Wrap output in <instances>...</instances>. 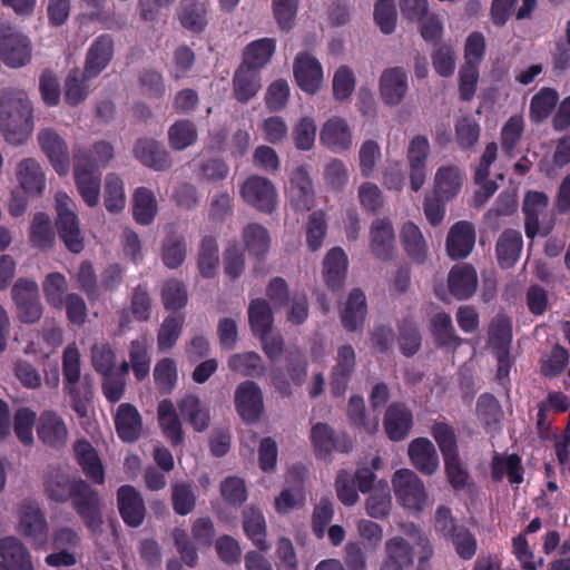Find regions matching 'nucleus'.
<instances>
[{
    "mask_svg": "<svg viewBox=\"0 0 570 570\" xmlns=\"http://www.w3.org/2000/svg\"><path fill=\"white\" fill-rule=\"evenodd\" d=\"M33 104L28 94L18 88L0 90V131L11 145H23L35 129Z\"/></svg>",
    "mask_w": 570,
    "mask_h": 570,
    "instance_id": "f257e3e1",
    "label": "nucleus"
},
{
    "mask_svg": "<svg viewBox=\"0 0 570 570\" xmlns=\"http://www.w3.org/2000/svg\"><path fill=\"white\" fill-rule=\"evenodd\" d=\"M80 353L75 344L68 345L63 351L62 372L67 384V391L72 397L73 409L85 414V403L92 397V389L89 382H80Z\"/></svg>",
    "mask_w": 570,
    "mask_h": 570,
    "instance_id": "f03ea898",
    "label": "nucleus"
},
{
    "mask_svg": "<svg viewBox=\"0 0 570 570\" xmlns=\"http://www.w3.org/2000/svg\"><path fill=\"white\" fill-rule=\"evenodd\" d=\"M55 199L59 236L70 252L78 254L83 249V236L73 210L75 203L63 191H58Z\"/></svg>",
    "mask_w": 570,
    "mask_h": 570,
    "instance_id": "7ed1b4c3",
    "label": "nucleus"
},
{
    "mask_svg": "<svg viewBox=\"0 0 570 570\" xmlns=\"http://www.w3.org/2000/svg\"><path fill=\"white\" fill-rule=\"evenodd\" d=\"M397 502L405 509L421 512L428 501V491L419 475L410 469H400L392 476Z\"/></svg>",
    "mask_w": 570,
    "mask_h": 570,
    "instance_id": "20e7f679",
    "label": "nucleus"
},
{
    "mask_svg": "<svg viewBox=\"0 0 570 570\" xmlns=\"http://www.w3.org/2000/svg\"><path fill=\"white\" fill-rule=\"evenodd\" d=\"M75 512L85 527L94 534H100L104 530L102 499L99 492L87 481L80 484V489L71 499Z\"/></svg>",
    "mask_w": 570,
    "mask_h": 570,
    "instance_id": "39448f33",
    "label": "nucleus"
},
{
    "mask_svg": "<svg viewBox=\"0 0 570 570\" xmlns=\"http://www.w3.org/2000/svg\"><path fill=\"white\" fill-rule=\"evenodd\" d=\"M11 297L17 308V317L26 324L37 323L42 314L39 286L36 281L20 277L11 288Z\"/></svg>",
    "mask_w": 570,
    "mask_h": 570,
    "instance_id": "423d86ee",
    "label": "nucleus"
},
{
    "mask_svg": "<svg viewBox=\"0 0 570 570\" xmlns=\"http://www.w3.org/2000/svg\"><path fill=\"white\" fill-rule=\"evenodd\" d=\"M32 58V42L22 32L0 27V61L9 68L27 66Z\"/></svg>",
    "mask_w": 570,
    "mask_h": 570,
    "instance_id": "0eeeda50",
    "label": "nucleus"
},
{
    "mask_svg": "<svg viewBox=\"0 0 570 570\" xmlns=\"http://www.w3.org/2000/svg\"><path fill=\"white\" fill-rule=\"evenodd\" d=\"M242 199L258 212L272 214L277 207V190L272 180L259 175L247 177L240 185Z\"/></svg>",
    "mask_w": 570,
    "mask_h": 570,
    "instance_id": "6e6552de",
    "label": "nucleus"
},
{
    "mask_svg": "<svg viewBox=\"0 0 570 570\" xmlns=\"http://www.w3.org/2000/svg\"><path fill=\"white\" fill-rule=\"evenodd\" d=\"M37 141L53 169L61 176L70 169V154L65 138L52 127L39 129Z\"/></svg>",
    "mask_w": 570,
    "mask_h": 570,
    "instance_id": "1a4fd4ad",
    "label": "nucleus"
},
{
    "mask_svg": "<svg viewBox=\"0 0 570 570\" xmlns=\"http://www.w3.org/2000/svg\"><path fill=\"white\" fill-rule=\"evenodd\" d=\"M235 407L246 423H256L264 414V396L254 381H244L235 389Z\"/></svg>",
    "mask_w": 570,
    "mask_h": 570,
    "instance_id": "9d476101",
    "label": "nucleus"
},
{
    "mask_svg": "<svg viewBox=\"0 0 570 570\" xmlns=\"http://www.w3.org/2000/svg\"><path fill=\"white\" fill-rule=\"evenodd\" d=\"M512 340L511 322L508 317L498 315L493 318L489 330V343L498 360L497 376L503 380L509 374V346Z\"/></svg>",
    "mask_w": 570,
    "mask_h": 570,
    "instance_id": "9b49d317",
    "label": "nucleus"
},
{
    "mask_svg": "<svg viewBox=\"0 0 570 570\" xmlns=\"http://www.w3.org/2000/svg\"><path fill=\"white\" fill-rule=\"evenodd\" d=\"M431 154V145L426 136L415 135L409 141L406 149V161L411 188L420 190L426 180L428 159Z\"/></svg>",
    "mask_w": 570,
    "mask_h": 570,
    "instance_id": "f8f14e48",
    "label": "nucleus"
},
{
    "mask_svg": "<svg viewBox=\"0 0 570 570\" xmlns=\"http://www.w3.org/2000/svg\"><path fill=\"white\" fill-rule=\"evenodd\" d=\"M85 481L80 478H71L60 468H52L43 475V493L52 502L66 503L71 501Z\"/></svg>",
    "mask_w": 570,
    "mask_h": 570,
    "instance_id": "ddd939ff",
    "label": "nucleus"
},
{
    "mask_svg": "<svg viewBox=\"0 0 570 570\" xmlns=\"http://www.w3.org/2000/svg\"><path fill=\"white\" fill-rule=\"evenodd\" d=\"M39 440L53 450L63 449L69 441V429L65 419L52 410L43 411L37 422Z\"/></svg>",
    "mask_w": 570,
    "mask_h": 570,
    "instance_id": "4468645a",
    "label": "nucleus"
},
{
    "mask_svg": "<svg viewBox=\"0 0 570 570\" xmlns=\"http://www.w3.org/2000/svg\"><path fill=\"white\" fill-rule=\"evenodd\" d=\"M476 240V229L469 220L454 223L445 238L446 255L453 261H461L470 256Z\"/></svg>",
    "mask_w": 570,
    "mask_h": 570,
    "instance_id": "2eb2a0df",
    "label": "nucleus"
},
{
    "mask_svg": "<svg viewBox=\"0 0 570 570\" xmlns=\"http://www.w3.org/2000/svg\"><path fill=\"white\" fill-rule=\"evenodd\" d=\"M18 531L21 535L39 543L46 540L48 523L37 502L23 500L18 507Z\"/></svg>",
    "mask_w": 570,
    "mask_h": 570,
    "instance_id": "dca6fc26",
    "label": "nucleus"
},
{
    "mask_svg": "<svg viewBox=\"0 0 570 570\" xmlns=\"http://www.w3.org/2000/svg\"><path fill=\"white\" fill-rule=\"evenodd\" d=\"M409 91V77L403 67L384 69L379 79V92L382 101L390 106H399Z\"/></svg>",
    "mask_w": 570,
    "mask_h": 570,
    "instance_id": "f3484780",
    "label": "nucleus"
},
{
    "mask_svg": "<svg viewBox=\"0 0 570 570\" xmlns=\"http://www.w3.org/2000/svg\"><path fill=\"white\" fill-rule=\"evenodd\" d=\"M115 156L114 145L104 139L95 141L90 148L76 144L72 149L73 166L85 165V169L94 171L108 166Z\"/></svg>",
    "mask_w": 570,
    "mask_h": 570,
    "instance_id": "a211bd4d",
    "label": "nucleus"
},
{
    "mask_svg": "<svg viewBox=\"0 0 570 570\" xmlns=\"http://www.w3.org/2000/svg\"><path fill=\"white\" fill-rule=\"evenodd\" d=\"M320 142L333 153L347 151L353 146V131L345 118L333 116L321 127Z\"/></svg>",
    "mask_w": 570,
    "mask_h": 570,
    "instance_id": "6ab92c4d",
    "label": "nucleus"
},
{
    "mask_svg": "<svg viewBox=\"0 0 570 570\" xmlns=\"http://www.w3.org/2000/svg\"><path fill=\"white\" fill-rule=\"evenodd\" d=\"M153 312V298L146 285H137L130 295L129 309L122 308L119 312L118 330L125 333L130 328L132 318L138 322H148Z\"/></svg>",
    "mask_w": 570,
    "mask_h": 570,
    "instance_id": "aec40b11",
    "label": "nucleus"
},
{
    "mask_svg": "<svg viewBox=\"0 0 570 570\" xmlns=\"http://www.w3.org/2000/svg\"><path fill=\"white\" fill-rule=\"evenodd\" d=\"M117 507L124 522L138 528L146 517V507L140 492L132 485L125 484L117 490Z\"/></svg>",
    "mask_w": 570,
    "mask_h": 570,
    "instance_id": "412c9836",
    "label": "nucleus"
},
{
    "mask_svg": "<svg viewBox=\"0 0 570 570\" xmlns=\"http://www.w3.org/2000/svg\"><path fill=\"white\" fill-rule=\"evenodd\" d=\"M549 198L544 193L528 191L524 196L522 210L524 214V228L529 238L548 234V229L541 227V218L546 215Z\"/></svg>",
    "mask_w": 570,
    "mask_h": 570,
    "instance_id": "4be33fe9",
    "label": "nucleus"
},
{
    "mask_svg": "<svg viewBox=\"0 0 570 570\" xmlns=\"http://www.w3.org/2000/svg\"><path fill=\"white\" fill-rule=\"evenodd\" d=\"M291 203L297 212H308L315 205V191L306 167L295 168L289 178Z\"/></svg>",
    "mask_w": 570,
    "mask_h": 570,
    "instance_id": "5701e85b",
    "label": "nucleus"
},
{
    "mask_svg": "<svg viewBox=\"0 0 570 570\" xmlns=\"http://www.w3.org/2000/svg\"><path fill=\"white\" fill-rule=\"evenodd\" d=\"M297 85L308 94H315L323 85V70L318 60L307 52L297 55L293 66Z\"/></svg>",
    "mask_w": 570,
    "mask_h": 570,
    "instance_id": "b1692460",
    "label": "nucleus"
},
{
    "mask_svg": "<svg viewBox=\"0 0 570 570\" xmlns=\"http://www.w3.org/2000/svg\"><path fill=\"white\" fill-rule=\"evenodd\" d=\"M383 426L390 440H404L413 426L412 411L403 403L390 404L384 414Z\"/></svg>",
    "mask_w": 570,
    "mask_h": 570,
    "instance_id": "393cba45",
    "label": "nucleus"
},
{
    "mask_svg": "<svg viewBox=\"0 0 570 570\" xmlns=\"http://www.w3.org/2000/svg\"><path fill=\"white\" fill-rule=\"evenodd\" d=\"M370 247L377 258L382 261L392 259L395 253V234L390 219L377 218L372 223Z\"/></svg>",
    "mask_w": 570,
    "mask_h": 570,
    "instance_id": "a878e982",
    "label": "nucleus"
},
{
    "mask_svg": "<svg viewBox=\"0 0 570 570\" xmlns=\"http://www.w3.org/2000/svg\"><path fill=\"white\" fill-rule=\"evenodd\" d=\"M72 450L75 459L86 476L96 484H102L105 482V469L92 444L86 439H79L73 443Z\"/></svg>",
    "mask_w": 570,
    "mask_h": 570,
    "instance_id": "bb28decb",
    "label": "nucleus"
},
{
    "mask_svg": "<svg viewBox=\"0 0 570 570\" xmlns=\"http://www.w3.org/2000/svg\"><path fill=\"white\" fill-rule=\"evenodd\" d=\"M412 465L425 475L434 474L439 469V455L434 444L426 438L412 440L407 448Z\"/></svg>",
    "mask_w": 570,
    "mask_h": 570,
    "instance_id": "cd10ccee",
    "label": "nucleus"
},
{
    "mask_svg": "<svg viewBox=\"0 0 570 570\" xmlns=\"http://www.w3.org/2000/svg\"><path fill=\"white\" fill-rule=\"evenodd\" d=\"M16 177L26 194L41 196L46 187V175L40 163L32 158H23L17 164Z\"/></svg>",
    "mask_w": 570,
    "mask_h": 570,
    "instance_id": "c85d7f7f",
    "label": "nucleus"
},
{
    "mask_svg": "<svg viewBox=\"0 0 570 570\" xmlns=\"http://www.w3.org/2000/svg\"><path fill=\"white\" fill-rule=\"evenodd\" d=\"M450 293L458 299L471 297L478 288L476 269L466 263L454 265L448 276Z\"/></svg>",
    "mask_w": 570,
    "mask_h": 570,
    "instance_id": "c756f323",
    "label": "nucleus"
},
{
    "mask_svg": "<svg viewBox=\"0 0 570 570\" xmlns=\"http://www.w3.org/2000/svg\"><path fill=\"white\" fill-rule=\"evenodd\" d=\"M135 157L145 166L163 171L171 166L169 153L155 139H138L134 147Z\"/></svg>",
    "mask_w": 570,
    "mask_h": 570,
    "instance_id": "7c9ffc66",
    "label": "nucleus"
},
{
    "mask_svg": "<svg viewBox=\"0 0 570 570\" xmlns=\"http://www.w3.org/2000/svg\"><path fill=\"white\" fill-rule=\"evenodd\" d=\"M115 428L124 442H136L142 433V417L136 406L130 403L120 404L115 413Z\"/></svg>",
    "mask_w": 570,
    "mask_h": 570,
    "instance_id": "2f4dec72",
    "label": "nucleus"
},
{
    "mask_svg": "<svg viewBox=\"0 0 570 570\" xmlns=\"http://www.w3.org/2000/svg\"><path fill=\"white\" fill-rule=\"evenodd\" d=\"M523 248L522 234L513 228L504 229L495 243V255L501 268H511L519 261Z\"/></svg>",
    "mask_w": 570,
    "mask_h": 570,
    "instance_id": "473e14b6",
    "label": "nucleus"
},
{
    "mask_svg": "<svg viewBox=\"0 0 570 570\" xmlns=\"http://www.w3.org/2000/svg\"><path fill=\"white\" fill-rule=\"evenodd\" d=\"M347 256L341 247L331 248L323 261V278L332 291H340L347 273Z\"/></svg>",
    "mask_w": 570,
    "mask_h": 570,
    "instance_id": "72a5a7b5",
    "label": "nucleus"
},
{
    "mask_svg": "<svg viewBox=\"0 0 570 570\" xmlns=\"http://www.w3.org/2000/svg\"><path fill=\"white\" fill-rule=\"evenodd\" d=\"M0 570H33L27 548L14 537L0 541Z\"/></svg>",
    "mask_w": 570,
    "mask_h": 570,
    "instance_id": "f704fd0d",
    "label": "nucleus"
},
{
    "mask_svg": "<svg viewBox=\"0 0 570 570\" xmlns=\"http://www.w3.org/2000/svg\"><path fill=\"white\" fill-rule=\"evenodd\" d=\"M367 315V304L364 292L361 288H353L341 312V323L348 332H355L363 327Z\"/></svg>",
    "mask_w": 570,
    "mask_h": 570,
    "instance_id": "c9c22d12",
    "label": "nucleus"
},
{
    "mask_svg": "<svg viewBox=\"0 0 570 570\" xmlns=\"http://www.w3.org/2000/svg\"><path fill=\"white\" fill-rule=\"evenodd\" d=\"M430 328L435 344L448 352H454L462 343V338L455 333L451 316L445 312L432 316Z\"/></svg>",
    "mask_w": 570,
    "mask_h": 570,
    "instance_id": "e433bc0d",
    "label": "nucleus"
},
{
    "mask_svg": "<svg viewBox=\"0 0 570 570\" xmlns=\"http://www.w3.org/2000/svg\"><path fill=\"white\" fill-rule=\"evenodd\" d=\"M382 563L405 570L411 568L414 563L413 546L401 535L387 539L384 543V559Z\"/></svg>",
    "mask_w": 570,
    "mask_h": 570,
    "instance_id": "4c0bfd02",
    "label": "nucleus"
},
{
    "mask_svg": "<svg viewBox=\"0 0 570 570\" xmlns=\"http://www.w3.org/2000/svg\"><path fill=\"white\" fill-rule=\"evenodd\" d=\"M178 409L183 417L197 432H203L210 424V414L206 405L195 394H187L178 402Z\"/></svg>",
    "mask_w": 570,
    "mask_h": 570,
    "instance_id": "58836bf2",
    "label": "nucleus"
},
{
    "mask_svg": "<svg viewBox=\"0 0 570 570\" xmlns=\"http://www.w3.org/2000/svg\"><path fill=\"white\" fill-rule=\"evenodd\" d=\"M73 177L77 189L83 202L95 207L99 204L101 179L98 171L85 169V165L73 166Z\"/></svg>",
    "mask_w": 570,
    "mask_h": 570,
    "instance_id": "ea45409f",
    "label": "nucleus"
},
{
    "mask_svg": "<svg viewBox=\"0 0 570 570\" xmlns=\"http://www.w3.org/2000/svg\"><path fill=\"white\" fill-rule=\"evenodd\" d=\"M262 87L259 73L257 70L240 65L233 78V91L239 102H247L259 91Z\"/></svg>",
    "mask_w": 570,
    "mask_h": 570,
    "instance_id": "a19ab883",
    "label": "nucleus"
},
{
    "mask_svg": "<svg viewBox=\"0 0 570 570\" xmlns=\"http://www.w3.org/2000/svg\"><path fill=\"white\" fill-rule=\"evenodd\" d=\"M463 184V174L458 166L446 165L440 167L434 177V194L443 200L454 198Z\"/></svg>",
    "mask_w": 570,
    "mask_h": 570,
    "instance_id": "79ce46f5",
    "label": "nucleus"
},
{
    "mask_svg": "<svg viewBox=\"0 0 570 570\" xmlns=\"http://www.w3.org/2000/svg\"><path fill=\"white\" fill-rule=\"evenodd\" d=\"M114 55V42L107 36L99 37L90 47L83 71L86 76L96 77L109 63Z\"/></svg>",
    "mask_w": 570,
    "mask_h": 570,
    "instance_id": "37998d69",
    "label": "nucleus"
},
{
    "mask_svg": "<svg viewBox=\"0 0 570 570\" xmlns=\"http://www.w3.org/2000/svg\"><path fill=\"white\" fill-rule=\"evenodd\" d=\"M356 365V355L354 348L346 344L337 350L336 365L332 372L334 393H343L347 381L352 376Z\"/></svg>",
    "mask_w": 570,
    "mask_h": 570,
    "instance_id": "c03bdc74",
    "label": "nucleus"
},
{
    "mask_svg": "<svg viewBox=\"0 0 570 570\" xmlns=\"http://www.w3.org/2000/svg\"><path fill=\"white\" fill-rule=\"evenodd\" d=\"M159 426L165 436L173 445H178L184 441L181 422L177 415L176 409L170 400H163L157 407Z\"/></svg>",
    "mask_w": 570,
    "mask_h": 570,
    "instance_id": "a18cd8bd",
    "label": "nucleus"
},
{
    "mask_svg": "<svg viewBox=\"0 0 570 570\" xmlns=\"http://www.w3.org/2000/svg\"><path fill=\"white\" fill-rule=\"evenodd\" d=\"M401 242L405 253L412 261L422 264L428 257V245L421 229L407 222L401 229Z\"/></svg>",
    "mask_w": 570,
    "mask_h": 570,
    "instance_id": "49530a36",
    "label": "nucleus"
},
{
    "mask_svg": "<svg viewBox=\"0 0 570 570\" xmlns=\"http://www.w3.org/2000/svg\"><path fill=\"white\" fill-rule=\"evenodd\" d=\"M243 528L261 551H267L271 548L266 540V521L259 510L249 507L243 511Z\"/></svg>",
    "mask_w": 570,
    "mask_h": 570,
    "instance_id": "de8ad7c7",
    "label": "nucleus"
},
{
    "mask_svg": "<svg viewBox=\"0 0 570 570\" xmlns=\"http://www.w3.org/2000/svg\"><path fill=\"white\" fill-rule=\"evenodd\" d=\"M69 284L67 277L60 272L48 273L42 281V292L48 305L55 309H63Z\"/></svg>",
    "mask_w": 570,
    "mask_h": 570,
    "instance_id": "09e8293b",
    "label": "nucleus"
},
{
    "mask_svg": "<svg viewBox=\"0 0 570 570\" xmlns=\"http://www.w3.org/2000/svg\"><path fill=\"white\" fill-rule=\"evenodd\" d=\"M219 250L215 237L205 236L199 244L197 252V268L204 278H212L216 275L219 266Z\"/></svg>",
    "mask_w": 570,
    "mask_h": 570,
    "instance_id": "8fccbe9b",
    "label": "nucleus"
},
{
    "mask_svg": "<svg viewBox=\"0 0 570 570\" xmlns=\"http://www.w3.org/2000/svg\"><path fill=\"white\" fill-rule=\"evenodd\" d=\"M55 239L56 234L50 217L42 212L36 213L30 225L31 245L38 249L48 250L53 246Z\"/></svg>",
    "mask_w": 570,
    "mask_h": 570,
    "instance_id": "3c124183",
    "label": "nucleus"
},
{
    "mask_svg": "<svg viewBox=\"0 0 570 570\" xmlns=\"http://www.w3.org/2000/svg\"><path fill=\"white\" fill-rule=\"evenodd\" d=\"M366 513L373 519H386L392 510L391 490L386 482H380L366 498Z\"/></svg>",
    "mask_w": 570,
    "mask_h": 570,
    "instance_id": "603ef678",
    "label": "nucleus"
},
{
    "mask_svg": "<svg viewBox=\"0 0 570 570\" xmlns=\"http://www.w3.org/2000/svg\"><path fill=\"white\" fill-rule=\"evenodd\" d=\"M227 365L230 371L243 376L259 377L265 373L262 356L252 351L233 354L229 356Z\"/></svg>",
    "mask_w": 570,
    "mask_h": 570,
    "instance_id": "864d4df0",
    "label": "nucleus"
},
{
    "mask_svg": "<svg viewBox=\"0 0 570 570\" xmlns=\"http://www.w3.org/2000/svg\"><path fill=\"white\" fill-rule=\"evenodd\" d=\"M187 257V245L185 237L178 233H169L161 245V259L164 264L176 269L184 264Z\"/></svg>",
    "mask_w": 570,
    "mask_h": 570,
    "instance_id": "5fc2aeb1",
    "label": "nucleus"
},
{
    "mask_svg": "<svg viewBox=\"0 0 570 570\" xmlns=\"http://www.w3.org/2000/svg\"><path fill=\"white\" fill-rule=\"evenodd\" d=\"M248 321L256 336L269 334L273 325V313L269 304L263 298L253 299L248 306Z\"/></svg>",
    "mask_w": 570,
    "mask_h": 570,
    "instance_id": "6e6d98bb",
    "label": "nucleus"
},
{
    "mask_svg": "<svg viewBox=\"0 0 570 570\" xmlns=\"http://www.w3.org/2000/svg\"><path fill=\"white\" fill-rule=\"evenodd\" d=\"M206 6L199 0H181L179 20L181 24L194 32L204 30L206 20Z\"/></svg>",
    "mask_w": 570,
    "mask_h": 570,
    "instance_id": "4d7b16f0",
    "label": "nucleus"
},
{
    "mask_svg": "<svg viewBox=\"0 0 570 570\" xmlns=\"http://www.w3.org/2000/svg\"><path fill=\"white\" fill-rule=\"evenodd\" d=\"M158 210L155 194L146 188L139 187L134 193V217L141 225L150 224Z\"/></svg>",
    "mask_w": 570,
    "mask_h": 570,
    "instance_id": "13d9d810",
    "label": "nucleus"
},
{
    "mask_svg": "<svg viewBox=\"0 0 570 570\" xmlns=\"http://www.w3.org/2000/svg\"><path fill=\"white\" fill-rule=\"evenodd\" d=\"M455 141L463 150H473L480 139L481 126L471 116H463L456 119L454 125Z\"/></svg>",
    "mask_w": 570,
    "mask_h": 570,
    "instance_id": "bf43d9fd",
    "label": "nucleus"
},
{
    "mask_svg": "<svg viewBox=\"0 0 570 570\" xmlns=\"http://www.w3.org/2000/svg\"><path fill=\"white\" fill-rule=\"evenodd\" d=\"M275 51V41L271 38H264L249 43L244 51L243 65L258 70L263 68L272 58Z\"/></svg>",
    "mask_w": 570,
    "mask_h": 570,
    "instance_id": "052dcab7",
    "label": "nucleus"
},
{
    "mask_svg": "<svg viewBox=\"0 0 570 570\" xmlns=\"http://www.w3.org/2000/svg\"><path fill=\"white\" fill-rule=\"evenodd\" d=\"M104 204L109 213H119L125 208L126 194L122 179L115 173L105 178Z\"/></svg>",
    "mask_w": 570,
    "mask_h": 570,
    "instance_id": "680f3d73",
    "label": "nucleus"
},
{
    "mask_svg": "<svg viewBox=\"0 0 570 570\" xmlns=\"http://www.w3.org/2000/svg\"><path fill=\"white\" fill-rule=\"evenodd\" d=\"M185 323L183 315H169L159 326L157 346L159 352L170 351L177 343Z\"/></svg>",
    "mask_w": 570,
    "mask_h": 570,
    "instance_id": "e2e57ef3",
    "label": "nucleus"
},
{
    "mask_svg": "<svg viewBox=\"0 0 570 570\" xmlns=\"http://www.w3.org/2000/svg\"><path fill=\"white\" fill-rule=\"evenodd\" d=\"M129 362L132 372L138 381L145 380L150 371V357L148 354V342L145 337L132 340L129 344Z\"/></svg>",
    "mask_w": 570,
    "mask_h": 570,
    "instance_id": "0e129e2a",
    "label": "nucleus"
},
{
    "mask_svg": "<svg viewBox=\"0 0 570 570\" xmlns=\"http://www.w3.org/2000/svg\"><path fill=\"white\" fill-rule=\"evenodd\" d=\"M559 100L558 92L552 88H542L537 92L530 104V119L534 122H541L547 119Z\"/></svg>",
    "mask_w": 570,
    "mask_h": 570,
    "instance_id": "69168bd1",
    "label": "nucleus"
},
{
    "mask_svg": "<svg viewBox=\"0 0 570 570\" xmlns=\"http://www.w3.org/2000/svg\"><path fill=\"white\" fill-rule=\"evenodd\" d=\"M347 416L353 426L367 434H374L379 429V420L376 417L372 420L367 419L364 400L358 395L350 397L347 404Z\"/></svg>",
    "mask_w": 570,
    "mask_h": 570,
    "instance_id": "338daca9",
    "label": "nucleus"
},
{
    "mask_svg": "<svg viewBox=\"0 0 570 570\" xmlns=\"http://www.w3.org/2000/svg\"><path fill=\"white\" fill-rule=\"evenodd\" d=\"M161 302L167 311H179L187 305L188 293L186 285L176 278L166 281L160 292Z\"/></svg>",
    "mask_w": 570,
    "mask_h": 570,
    "instance_id": "774afa93",
    "label": "nucleus"
}]
</instances>
